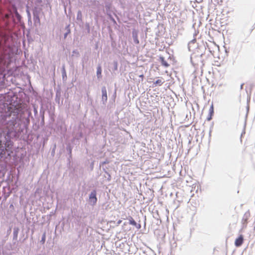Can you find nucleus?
Returning <instances> with one entry per match:
<instances>
[{
	"instance_id": "nucleus-12",
	"label": "nucleus",
	"mask_w": 255,
	"mask_h": 255,
	"mask_svg": "<svg viewBox=\"0 0 255 255\" xmlns=\"http://www.w3.org/2000/svg\"><path fill=\"white\" fill-rule=\"evenodd\" d=\"M70 32V30L69 29L68 30V32H67L66 33H65V35H64V38H65L67 37V34H68V33H69Z\"/></svg>"
},
{
	"instance_id": "nucleus-3",
	"label": "nucleus",
	"mask_w": 255,
	"mask_h": 255,
	"mask_svg": "<svg viewBox=\"0 0 255 255\" xmlns=\"http://www.w3.org/2000/svg\"><path fill=\"white\" fill-rule=\"evenodd\" d=\"M90 199L91 201L93 202L94 204L96 203L97 199L96 198V194L95 191L92 192L91 193L90 195Z\"/></svg>"
},
{
	"instance_id": "nucleus-1",
	"label": "nucleus",
	"mask_w": 255,
	"mask_h": 255,
	"mask_svg": "<svg viewBox=\"0 0 255 255\" xmlns=\"http://www.w3.org/2000/svg\"><path fill=\"white\" fill-rule=\"evenodd\" d=\"M244 242V238L242 235H240L239 237L236 239L235 242V245L236 247H240Z\"/></svg>"
},
{
	"instance_id": "nucleus-2",
	"label": "nucleus",
	"mask_w": 255,
	"mask_h": 255,
	"mask_svg": "<svg viewBox=\"0 0 255 255\" xmlns=\"http://www.w3.org/2000/svg\"><path fill=\"white\" fill-rule=\"evenodd\" d=\"M213 114H214V105H213V104H212L210 107V109H209V116L207 118L208 121H210L212 119Z\"/></svg>"
},
{
	"instance_id": "nucleus-14",
	"label": "nucleus",
	"mask_w": 255,
	"mask_h": 255,
	"mask_svg": "<svg viewBox=\"0 0 255 255\" xmlns=\"http://www.w3.org/2000/svg\"><path fill=\"white\" fill-rule=\"evenodd\" d=\"M63 75H65L66 76V72L65 69L63 68Z\"/></svg>"
},
{
	"instance_id": "nucleus-13",
	"label": "nucleus",
	"mask_w": 255,
	"mask_h": 255,
	"mask_svg": "<svg viewBox=\"0 0 255 255\" xmlns=\"http://www.w3.org/2000/svg\"><path fill=\"white\" fill-rule=\"evenodd\" d=\"M143 76H143V73H142L141 74H140V75H139V77H140V78H141L142 79H143Z\"/></svg>"
},
{
	"instance_id": "nucleus-5",
	"label": "nucleus",
	"mask_w": 255,
	"mask_h": 255,
	"mask_svg": "<svg viewBox=\"0 0 255 255\" xmlns=\"http://www.w3.org/2000/svg\"><path fill=\"white\" fill-rule=\"evenodd\" d=\"M160 59L161 62V64L163 66H164L165 67H167L169 66V64L167 63V62L164 60V58L163 57H160Z\"/></svg>"
},
{
	"instance_id": "nucleus-15",
	"label": "nucleus",
	"mask_w": 255,
	"mask_h": 255,
	"mask_svg": "<svg viewBox=\"0 0 255 255\" xmlns=\"http://www.w3.org/2000/svg\"><path fill=\"white\" fill-rule=\"evenodd\" d=\"M122 223V220H119L118 222V224H120Z\"/></svg>"
},
{
	"instance_id": "nucleus-10",
	"label": "nucleus",
	"mask_w": 255,
	"mask_h": 255,
	"mask_svg": "<svg viewBox=\"0 0 255 255\" xmlns=\"http://www.w3.org/2000/svg\"><path fill=\"white\" fill-rule=\"evenodd\" d=\"M134 41L136 44L139 43V40H138L137 36H135V37L134 38Z\"/></svg>"
},
{
	"instance_id": "nucleus-7",
	"label": "nucleus",
	"mask_w": 255,
	"mask_h": 255,
	"mask_svg": "<svg viewBox=\"0 0 255 255\" xmlns=\"http://www.w3.org/2000/svg\"><path fill=\"white\" fill-rule=\"evenodd\" d=\"M129 224L130 225H132L133 226H136V222L134 220V219L131 217H130L129 218Z\"/></svg>"
},
{
	"instance_id": "nucleus-11",
	"label": "nucleus",
	"mask_w": 255,
	"mask_h": 255,
	"mask_svg": "<svg viewBox=\"0 0 255 255\" xmlns=\"http://www.w3.org/2000/svg\"><path fill=\"white\" fill-rule=\"evenodd\" d=\"M9 14L6 13L4 15V18L7 19L9 17Z\"/></svg>"
},
{
	"instance_id": "nucleus-9",
	"label": "nucleus",
	"mask_w": 255,
	"mask_h": 255,
	"mask_svg": "<svg viewBox=\"0 0 255 255\" xmlns=\"http://www.w3.org/2000/svg\"><path fill=\"white\" fill-rule=\"evenodd\" d=\"M163 82H162L161 80H160V79H158L157 80H156L155 82H154V84L155 85H161L162 84Z\"/></svg>"
},
{
	"instance_id": "nucleus-8",
	"label": "nucleus",
	"mask_w": 255,
	"mask_h": 255,
	"mask_svg": "<svg viewBox=\"0 0 255 255\" xmlns=\"http://www.w3.org/2000/svg\"><path fill=\"white\" fill-rule=\"evenodd\" d=\"M45 239H46V234L44 233L42 235V239L41 240V242L42 243V244H44V243L45 242Z\"/></svg>"
},
{
	"instance_id": "nucleus-6",
	"label": "nucleus",
	"mask_w": 255,
	"mask_h": 255,
	"mask_svg": "<svg viewBox=\"0 0 255 255\" xmlns=\"http://www.w3.org/2000/svg\"><path fill=\"white\" fill-rule=\"evenodd\" d=\"M102 74V68L100 66H99L97 68V75L98 78H100L101 77Z\"/></svg>"
},
{
	"instance_id": "nucleus-4",
	"label": "nucleus",
	"mask_w": 255,
	"mask_h": 255,
	"mask_svg": "<svg viewBox=\"0 0 255 255\" xmlns=\"http://www.w3.org/2000/svg\"><path fill=\"white\" fill-rule=\"evenodd\" d=\"M102 98L105 99L106 101L107 100V90L105 87H103L102 89Z\"/></svg>"
}]
</instances>
